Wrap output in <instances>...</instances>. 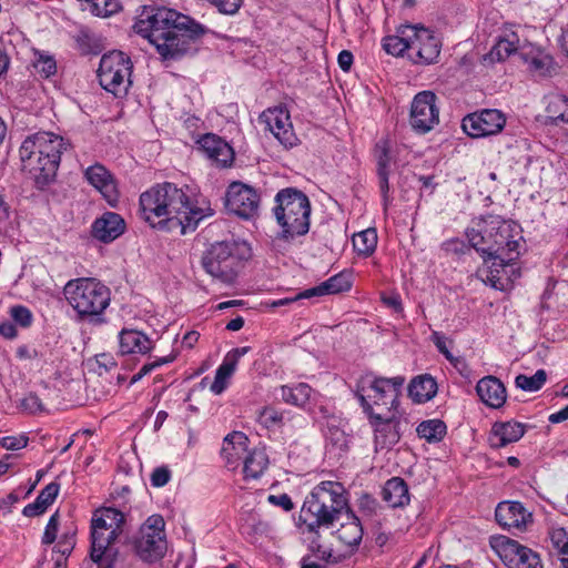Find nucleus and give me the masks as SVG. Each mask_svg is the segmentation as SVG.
I'll list each match as a JSON object with an SVG mask.
<instances>
[{
	"instance_id": "1",
	"label": "nucleus",
	"mask_w": 568,
	"mask_h": 568,
	"mask_svg": "<svg viewBox=\"0 0 568 568\" xmlns=\"http://www.w3.org/2000/svg\"><path fill=\"white\" fill-rule=\"evenodd\" d=\"M141 216L152 227H180L181 233L194 231L200 221L212 216L214 210L209 203L192 200L189 186L164 182L156 184L140 196Z\"/></svg>"
},
{
	"instance_id": "2",
	"label": "nucleus",
	"mask_w": 568,
	"mask_h": 568,
	"mask_svg": "<svg viewBox=\"0 0 568 568\" xmlns=\"http://www.w3.org/2000/svg\"><path fill=\"white\" fill-rule=\"evenodd\" d=\"M133 28L155 45L164 60H175L189 53L193 43L207 32L189 16L155 6L143 7Z\"/></svg>"
},
{
	"instance_id": "3",
	"label": "nucleus",
	"mask_w": 568,
	"mask_h": 568,
	"mask_svg": "<svg viewBox=\"0 0 568 568\" xmlns=\"http://www.w3.org/2000/svg\"><path fill=\"white\" fill-rule=\"evenodd\" d=\"M65 149L63 138L50 132H38L23 140L19 150L22 170L34 180L38 189L54 180Z\"/></svg>"
},
{
	"instance_id": "4",
	"label": "nucleus",
	"mask_w": 568,
	"mask_h": 568,
	"mask_svg": "<svg viewBox=\"0 0 568 568\" xmlns=\"http://www.w3.org/2000/svg\"><path fill=\"white\" fill-rule=\"evenodd\" d=\"M348 508L347 491L339 481L325 480L317 484L304 500L301 518L310 531L331 527Z\"/></svg>"
},
{
	"instance_id": "5",
	"label": "nucleus",
	"mask_w": 568,
	"mask_h": 568,
	"mask_svg": "<svg viewBox=\"0 0 568 568\" xmlns=\"http://www.w3.org/2000/svg\"><path fill=\"white\" fill-rule=\"evenodd\" d=\"M311 202L308 196L295 187H285L275 195L273 213L281 226L280 240L291 241L305 235L311 225Z\"/></svg>"
},
{
	"instance_id": "6",
	"label": "nucleus",
	"mask_w": 568,
	"mask_h": 568,
	"mask_svg": "<svg viewBox=\"0 0 568 568\" xmlns=\"http://www.w3.org/2000/svg\"><path fill=\"white\" fill-rule=\"evenodd\" d=\"M491 230H495L493 246H489V260H493L489 272L486 276L487 282L493 287H501L504 277L500 272H506L507 264L515 262L519 256V241L517 225L504 219L493 217L489 221Z\"/></svg>"
},
{
	"instance_id": "7",
	"label": "nucleus",
	"mask_w": 568,
	"mask_h": 568,
	"mask_svg": "<svg viewBox=\"0 0 568 568\" xmlns=\"http://www.w3.org/2000/svg\"><path fill=\"white\" fill-rule=\"evenodd\" d=\"M63 294L81 318L98 317L110 304V290L95 278L69 281Z\"/></svg>"
},
{
	"instance_id": "8",
	"label": "nucleus",
	"mask_w": 568,
	"mask_h": 568,
	"mask_svg": "<svg viewBox=\"0 0 568 568\" xmlns=\"http://www.w3.org/2000/svg\"><path fill=\"white\" fill-rule=\"evenodd\" d=\"M404 383L405 378L402 376L393 378L364 377L356 385L355 396L368 416L378 414L374 412L373 405L385 407L387 413H392L393 409H396L397 398Z\"/></svg>"
},
{
	"instance_id": "9",
	"label": "nucleus",
	"mask_w": 568,
	"mask_h": 568,
	"mask_svg": "<svg viewBox=\"0 0 568 568\" xmlns=\"http://www.w3.org/2000/svg\"><path fill=\"white\" fill-rule=\"evenodd\" d=\"M241 245L235 241L215 242L203 253L201 265L212 278L232 284L242 265Z\"/></svg>"
},
{
	"instance_id": "10",
	"label": "nucleus",
	"mask_w": 568,
	"mask_h": 568,
	"mask_svg": "<svg viewBox=\"0 0 568 568\" xmlns=\"http://www.w3.org/2000/svg\"><path fill=\"white\" fill-rule=\"evenodd\" d=\"M132 62L122 51H110L102 55L98 70L101 87L115 97L125 95L131 85Z\"/></svg>"
},
{
	"instance_id": "11",
	"label": "nucleus",
	"mask_w": 568,
	"mask_h": 568,
	"mask_svg": "<svg viewBox=\"0 0 568 568\" xmlns=\"http://www.w3.org/2000/svg\"><path fill=\"white\" fill-rule=\"evenodd\" d=\"M164 527V519L160 515L150 516L143 524L140 537L135 541V550L141 559L155 561L164 556L166 550Z\"/></svg>"
},
{
	"instance_id": "12",
	"label": "nucleus",
	"mask_w": 568,
	"mask_h": 568,
	"mask_svg": "<svg viewBox=\"0 0 568 568\" xmlns=\"http://www.w3.org/2000/svg\"><path fill=\"white\" fill-rule=\"evenodd\" d=\"M490 545L508 568H544L540 556L517 540L499 536Z\"/></svg>"
},
{
	"instance_id": "13",
	"label": "nucleus",
	"mask_w": 568,
	"mask_h": 568,
	"mask_svg": "<svg viewBox=\"0 0 568 568\" xmlns=\"http://www.w3.org/2000/svg\"><path fill=\"white\" fill-rule=\"evenodd\" d=\"M437 97L432 91H422L415 95L410 105L409 123L412 129L425 134L439 123Z\"/></svg>"
},
{
	"instance_id": "14",
	"label": "nucleus",
	"mask_w": 568,
	"mask_h": 568,
	"mask_svg": "<svg viewBox=\"0 0 568 568\" xmlns=\"http://www.w3.org/2000/svg\"><path fill=\"white\" fill-rule=\"evenodd\" d=\"M260 194L257 191L242 182H233L226 191L225 205L231 213L248 220L258 214Z\"/></svg>"
},
{
	"instance_id": "15",
	"label": "nucleus",
	"mask_w": 568,
	"mask_h": 568,
	"mask_svg": "<svg viewBox=\"0 0 568 568\" xmlns=\"http://www.w3.org/2000/svg\"><path fill=\"white\" fill-rule=\"evenodd\" d=\"M506 124L504 113L497 109H484L467 114L462 121L464 132L471 138H484L499 133Z\"/></svg>"
},
{
	"instance_id": "16",
	"label": "nucleus",
	"mask_w": 568,
	"mask_h": 568,
	"mask_svg": "<svg viewBox=\"0 0 568 568\" xmlns=\"http://www.w3.org/2000/svg\"><path fill=\"white\" fill-rule=\"evenodd\" d=\"M260 123L265 125L278 142L286 149L297 144V136L293 131L288 111L283 108L267 109L260 118Z\"/></svg>"
},
{
	"instance_id": "17",
	"label": "nucleus",
	"mask_w": 568,
	"mask_h": 568,
	"mask_svg": "<svg viewBox=\"0 0 568 568\" xmlns=\"http://www.w3.org/2000/svg\"><path fill=\"white\" fill-rule=\"evenodd\" d=\"M412 38L409 59L419 64L436 62L442 48L439 39L428 29L417 26Z\"/></svg>"
},
{
	"instance_id": "18",
	"label": "nucleus",
	"mask_w": 568,
	"mask_h": 568,
	"mask_svg": "<svg viewBox=\"0 0 568 568\" xmlns=\"http://www.w3.org/2000/svg\"><path fill=\"white\" fill-rule=\"evenodd\" d=\"M91 559L99 564L102 568H112L116 551L112 548V544L118 538L119 532L108 528H98L91 525Z\"/></svg>"
},
{
	"instance_id": "19",
	"label": "nucleus",
	"mask_w": 568,
	"mask_h": 568,
	"mask_svg": "<svg viewBox=\"0 0 568 568\" xmlns=\"http://www.w3.org/2000/svg\"><path fill=\"white\" fill-rule=\"evenodd\" d=\"M493 217H499V215L488 214L485 216L477 217L473 220V226L467 229L466 236L470 243V245L481 254L485 262L488 261L490 250L489 246H493L495 230L490 229V223Z\"/></svg>"
},
{
	"instance_id": "20",
	"label": "nucleus",
	"mask_w": 568,
	"mask_h": 568,
	"mask_svg": "<svg viewBox=\"0 0 568 568\" xmlns=\"http://www.w3.org/2000/svg\"><path fill=\"white\" fill-rule=\"evenodd\" d=\"M495 518L500 526L521 531L531 521V514L519 501H503L496 507Z\"/></svg>"
},
{
	"instance_id": "21",
	"label": "nucleus",
	"mask_w": 568,
	"mask_h": 568,
	"mask_svg": "<svg viewBox=\"0 0 568 568\" xmlns=\"http://www.w3.org/2000/svg\"><path fill=\"white\" fill-rule=\"evenodd\" d=\"M125 231V222L114 212H105L97 219L91 229L92 236L103 243L118 239Z\"/></svg>"
},
{
	"instance_id": "22",
	"label": "nucleus",
	"mask_w": 568,
	"mask_h": 568,
	"mask_svg": "<svg viewBox=\"0 0 568 568\" xmlns=\"http://www.w3.org/2000/svg\"><path fill=\"white\" fill-rule=\"evenodd\" d=\"M199 149L220 166H227L234 158L233 149L220 136L205 134L199 141Z\"/></svg>"
},
{
	"instance_id": "23",
	"label": "nucleus",
	"mask_w": 568,
	"mask_h": 568,
	"mask_svg": "<svg viewBox=\"0 0 568 568\" xmlns=\"http://www.w3.org/2000/svg\"><path fill=\"white\" fill-rule=\"evenodd\" d=\"M368 418L375 428V440L382 448L390 447L398 443L400 436L397 424L394 422L395 416L393 413H378L377 415L368 416Z\"/></svg>"
},
{
	"instance_id": "24",
	"label": "nucleus",
	"mask_w": 568,
	"mask_h": 568,
	"mask_svg": "<svg viewBox=\"0 0 568 568\" xmlns=\"http://www.w3.org/2000/svg\"><path fill=\"white\" fill-rule=\"evenodd\" d=\"M476 392L481 402L491 408L501 407L507 398L506 387L495 376L483 377L477 383Z\"/></svg>"
},
{
	"instance_id": "25",
	"label": "nucleus",
	"mask_w": 568,
	"mask_h": 568,
	"mask_svg": "<svg viewBox=\"0 0 568 568\" xmlns=\"http://www.w3.org/2000/svg\"><path fill=\"white\" fill-rule=\"evenodd\" d=\"M85 176L89 183L99 190L110 204H113L118 201L115 182L103 165L94 164L88 168L85 171Z\"/></svg>"
},
{
	"instance_id": "26",
	"label": "nucleus",
	"mask_w": 568,
	"mask_h": 568,
	"mask_svg": "<svg viewBox=\"0 0 568 568\" xmlns=\"http://www.w3.org/2000/svg\"><path fill=\"white\" fill-rule=\"evenodd\" d=\"M525 434L524 425L517 422L495 423L493 425L489 444L494 448H501L518 442Z\"/></svg>"
},
{
	"instance_id": "27",
	"label": "nucleus",
	"mask_w": 568,
	"mask_h": 568,
	"mask_svg": "<svg viewBox=\"0 0 568 568\" xmlns=\"http://www.w3.org/2000/svg\"><path fill=\"white\" fill-rule=\"evenodd\" d=\"M247 436L242 432H234L224 438L221 450L226 463L233 468L239 466V460L244 458L247 450Z\"/></svg>"
},
{
	"instance_id": "28",
	"label": "nucleus",
	"mask_w": 568,
	"mask_h": 568,
	"mask_svg": "<svg viewBox=\"0 0 568 568\" xmlns=\"http://www.w3.org/2000/svg\"><path fill=\"white\" fill-rule=\"evenodd\" d=\"M413 36H415V26H402L398 28L397 34L383 39V48L394 57H402L406 51L409 55Z\"/></svg>"
},
{
	"instance_id": "29",
	"label": "nucleus",
	"mask_w": 568,
	"mask_h": 568,
	"mask_svg": "<svg viewBox=\"0 0 568 568\" xmlns=\"http://www.w3.org/2000/svg\"><path fill=\"white\" fill-rule=\"evenodd\" d=\"M345 521L337 529V538L349 547L358 546L363 538V527L358 517L348 507L344 513Z\"/></svg>"
},
{
	"instance_id": "30",
	"label": "nucleus",
	"mask_w": 568,
	"mask_h": 568,
	"mask_svg": "<svg viewBox=\"0 0 568 568\" xmlns=\"http://www.w3.org/2000/svg\"><path fill=\"white\" fill-rule=\"evenodd\" d=\"M382 497L393 508L404 507L410 500L407 484L399 477H393L386 481Z\"/></svg>"
},
{
	"instance_id": "31",
	"label": "nucleus",
	"mask_w": 568,
	"mask_h": 568,
	"mask_svg": "<svg viewBox=\"0 0 568 568\" xmlns=\"http://www.w3.org/2000/svg\"><path fill=\"white\" fill-rule=\"evenodd\" d=\"M121 354H146L152 348L151 339L142 332L135 329H123L120 333Z\"/></svg>"
},
{
	"instance_id": "32",
	"label": "nucleus",
	"mask_w": 568,
	"mask_h": 568,
	"mask_svg": "<svg viewBox=\"0 0 568 568\" xmlns=\"http://www.w3.org/2000/svg\"><path fill=\"white\" fill-rule=\"evenodd\" d=\"M377 175L385 209L389 202L390 155L385 143L376 145Z\"/></svg>"
},
{
	"instance_id": "33",
	"label": "nucleus",
	"mask_w": 568,
	"mask_h": 568,
	"mask_svg": "<svg viewBox=\"0 0 568 568\" xmlns=\"http://www.w3.org/2000/svg\"><path fill=\"white\" fill-rule=\"evenodd\" d=\"M352 286L349 275L345 273L336 274L320 285L307 288L302 292L305 297L323 296L326 294H337L341 292L348 291Z\"/></svg>"
},
{
	"instance_id": "34",
	"label": "nucleus",
	"mask_w": 568,
	"mask_h": 568,
	"mask_svg": "<svg viewBox=\"0 0 568 568\" xmlns=\"http://www.w3.org/2000/svg\"><path fill=\"white\" fill-rule=\"evenodd\" d=\"M545 125H559L568 123V98L554 94L548 98L546 106Z\"/></svg>"
},
{
	"instance_id": "35",
	"label": "nucleus",
	"mask_w": 568,
	"mask_h": 568,
	"mask_svg": "<svg viewBox=\"0 0 568 568\" xmlns=\"http://www.w3.org/2000/svg\"><path fill=\"white\" fill-rule=\"evenodd\" d=\"M60 490V485L55 481L48 484L38 495L36 500L27 505L22 514L27 517L42 515L47 508L54 501Z\"/></svg>"
},
{
	"instance_id": "36",
	"label": "nucleus",
	"mask_w": 568,
	"mask_h": 568,
	"mask_svg": "<svg viewBox=\"0 0 568 568\" xmlns=\"http://www.w3.org/2000/svg\"><path fill=\"white\" fill-rule=\"evenodd\" d=\"M437 393V383L429 375H420L412 379L408 385V394L416 403H425Z\"/></svg>"
},
{
	"instance_id": "37",
	"label": "nucleus",
	"mask_w": 568,
	"mask_h": 568,
	"mask_svg": "<svg viewBox=\"0 0 568 568\" xmlns=\"http://www.w3.org/2000/svg\"><path fill=\"white\" fill-rule=\"evenodd\" d=\"M243 473L246 478H258L268 464L267 455L263 449H253L243 458Z\"/></svg>"
},
{
	"instance_id": "38",
	"label": "nucleus",
	"mask_w": 568,
	"mask_h": 568,
	"mask_svg": "<svg viewBox=\"0 0 568 568\" xmlns=\"http://www.w3.org/2000/svg\"><path fill=\"white\" fill-rule=\"evenodd\" d=\"M547 536L551 547L562 556V568H568V530L557 525H550Z\"/></svg>"
},
{
	"instance_id": "39",
	"label": "nucleus",
	"mask_w": 568,
	"mask_h": 568,
	"mask_svg": "<svg viewBox=\"0 0 568 568\" xmlns=\"http://www.w3.org/2000/svg\"><path fill=\"white\" fill-rule=\"evenodd\" d=\"M32 67L34 72L44 79L57 73L55 58L47 51L33 50Z\"/></svg>"
},
{
	"instance_id": "40",
	"label": "nucleus",
	"mask_w": 568,
	"mask_h": 568,
	"mask_svg": "<svg viewBox=\"0 0 568 568\" xmlns=\"http://www.w3.org/2000/svg\"><path fill=\"white\" fill-rule=\"evenodd\" d=\"M354 250L364 256L371 255L377 245V233L375 229H366L353 235Z\"/></svg>"
},
{
	"instance_id": "41",
	"label": "nucleus",
	"mask_w": 568,
	"mask_h": 568,
	"mask_svg": "<svg viewBox=\"0 0 568 568\" xmlns=\"http://www.w3.org/2000/svg\"><path fill=\"white\" fill-rule=\"evenodd\" d=\"M123 523V513L111 507L104 508L103 510H101L100 516L94 515L92 519V525H95L98 528L104 527L115 532H119Z\"/></svg>"
},
{
	"instance_id": "42",
	"label": "nucleus",
	"mask_w": 568,
	"mask_h": 568,
	"mask_svg": "<svg viewBox=\"0 0 568 568\" xmlns=\"http://www.w3.org/2000/svg\"><path fill=\"white\" fill-rule=\"evenodd\" d=\"M312 394V388L304 383L297 384L294 387H282V398L286 403L296 405V406H305L310 400Z\"/></svg>"
},
{
	"instance_id": "43",
	"label": "nucleus",
	"mask_w": 568,
	"mask_h": 568,
	"mask_svg": "<svg viewBox=\"0 0 568 568\" xmlns=\"http://www.w3.org/2000/svg\"><path fill=\"white\" fill-rule=\"evenodd\" d=\"M417 434L428 442H438L446 434V425L439 419L425 420L418 425Z\"/></svg>"
},
{
	"instance_id": "44",
	"label": "nucleus",
	"mask_w": 568,
	"mask_h": 568,
	"mask_svg": "<svg viewBox=\"0 0 568 568\" xmlns=\"http://www.w3.org/2000/svg\"><path fill=\"white\" fill-rule=\"evenodd\" d=\"M513 39L509 38H500L496 44L491 48L490 52L488 53V58L491 61H504L507 59L510 54L516 52L517 50V39L515 34H511Z\"/></svg>"
},
{
	"instance_id": "45",
	"label": "nucleus",
	"mask_w": 568,
	"mask_h": 568,
	"mask_svg": "<svg viewBox=\"0 0 568 568\" xmlns=\"http://www.w3.org/2000/svg\"><path fill=\"white\" fill-rule=\"evenodd\" d=\"M547 381V374L544 369H538L534 375L527 376L520 374L516 377L515 384L525 392H537Z\"/></svg>"
},
{
	"instance_id": "46",
	"label": "nucleus",
	"mask_w": 568,
	"mask_h": 568,
	"mask_svg": "<svg viewBox=\"0 0 568 568\" xmlns=\"http://www.w3.org/2000/svg\"><path fill=\"white\" fill-rule=\"evenodd\" d=\"M236 366L229 362L226 358L223 359V363L219 366L215 373L214 382L211 385V390L220 395L226 388V382L234 373Z\"/></svg>"
},
{
	"instance_id": "47",
	"label": "nucleus",
	"mask_w": 568,
	"mask_h": 568,
	"mask_svg": "<svg viewBox=\"0 0 568 568\" xmlns=\"http://www.w3.org/2000/svg\"><path fill=\"white\" fill-rule=\"evenodd\" d=\"M91 12L97 17H109L115 13L120 4L116 0H91Z\"/></svg>"
},
{
	"instance_id": "48",
	"label": "nucleus",
	"mask_w": 568,
	"mask_h": 568,
	"mask_svg": "<svg viewBox=\"0 0 568 568\" xmlns=\"http://www.w3.org/2000/svg\"><path fill=\"white\" fill-rule=\"evenodd\" d=\"M530 68L541 75L550 74L554 69V60L550 55L539 53L531 58L529 62Z\"/></svg>"
},
{
	"instance_id": "49",
	"label": "nucleus",
	"mask_w": 568,
	"mask_h": 568,
	"mask_svg": "<svg viewBox=\"0 0 568 568\" xmlns=\"http://www.w3.org/2000/svg\"><path fill=\"white\" fill-rule=\"evenodd\" d=\"M282 414L273 407H264L258 414V422L270 428L282 420Z\"/></svg>"
},
{
	"instance_id": "50",
	"label": "nucleus",
	"mask_w": 568,
	"mask_h": 568,
	"mask_svg": "<svg viewBox=\"0 0 568 568\" xmlns=\"http://www.w3.org/2000/svg\"><path fill=\"white\" fill-rule=\"evenodd\" d=\"M21 406L24 410L37 414L44 412V406L36 393H29L22 400Z\"/></svg>"
},
{
	"instance_id": "51",
	"label": "nucleus",
	"mask_w": 568,
	"mask_h": 568,
	"mask_svg": "<svg viewBox=\"0 0 568 568\" xmlns=\"http://www.w3.org/2000/svg\"><path fill=\"white\" fill-rule=\"evenodd\" d=\"M10 314L13 321L20 324L22 327H28L32 322V314L29 308L24 306H13L10 311Z\"/></svg>"
},
{
	"instance_id": "52",
	"label": "nucleus",
	"mask_w": 568,
	"mask_h": 568,
	"mask_svg": "<svg viewBox=\"0 0 568 568\" xmlns=\"http://www.w3.org/2000/svg\"><path fill=\"white\" fill-rule=\"evenodd\" d=\"M173 359H174V356H164V357H161L160 359H158L155 362H152V363L143 365L141 367V369L139 371V373H136L135 375L132 376L131 384L136 383L143 376H145L149 373H151L154 368H156V367H159V366H161L163 364L171 363Z\"/></svg>"
},
{
	"instance_id": "53",
	"label": "nucleus",
	"mask_w": 568,
	"mask_h": 568,
	"mask_svg": "<svg viewBox=\"0 0 568 568\" xmlns=\"http://www.w3.org/2000/svg\"><path fill=\"white\" fill-rule=\"evenodd\" d=\"M214 4L221 13L234 14L239 11L243 0H207Z\"/></svg>"
},
{
	"instance_id": "54",
	"label": "nucleus",
	"mask_w": 568,
	"mask_h": 568,
	"mask_svg": "<svg viewBox=\"0 0 568 568\" xmlns=\"http://www.w3.org/2000/svg\"><path fill=\"white\" fill-rule=\"evenodd\" d=\"M28 437L24 435L6 436L0 439V445L8 450H18L28 445Z\"/></svg>"
},
{
	"instance_id": "55",
	"label": "nucleus",
	"mask_w": 568,
	"mask_h": 568,
	"mask_svg": "<svg viewBox=\"0 0 568 568\" xmlns=\"http://www.w3.org/2000/svg\"><path fill=\"white\" fill-rule=\"evenodd\" d=\"M58 527H59V515H58V513H55L50 517V519L45 526L44 534L42 537L43 544L50 545V544L54 542V540L57 538Z\"/></svg>"
},
{
	"instance_id": "56",
	"label": "nucleus",
	"mask_w": 568,
	"mask_h": 568,
	"mask_svg": "<svg viewBox=\"0 0 568 568\" xmlns=\"http://www.w3.org/2000/svg\"><path fill=\"white\" fill-rule=\"evenodd\" d=\"M170 478L171 471L168 467H158L151 475V484L154 487H163L169 483Z\"/></svg>"
},
{
	"instance_id": "57",
	"label": "nucleus",
	"mask_w": 568,
	"mask_h": 568,
	"mask_svg": "<svg viewBox=\"0 0 568 568\" xmlns=\"http://www.w3.org/2000/svg\"><path fill=\"white\" fill-rule=\"evenodd\" d=\"M358 507L366 515L372 516L377 511L378 501L369 494H363L358 499Z\"/></svg>"
},
{
	"instance_id": "58",
	"label": "nucleus",
	"mask_w": 568,
	"mask_h": 568,
	"mask_svg": "<svg viewBox=\"0 0 568 568\" xmlns=\"http://www.w3.org/2000/svg\"><path fill=\"white\" fill-rule=\"evenodd\" d=\"M74 535L65 534L62 536V538L59 540L58 545L55 546L58 552L62 557H67L71 554L73 547H74Z\"/></svg>"
},
{
	"instance_id": "59",
	"label": "nucleus",
	"mask_w": 568,
	"mask_h": 568,
	"mask_svg": "<svg viewBox=\"0 0 568 568\" xmlns=\"http://www.w3.org/2000/svg\"><path fill=\"white\" fill-rule=\"evenodd\" d=\"M500 275L504 277L503 286L495 288L504 291L514 280L519 277L520 274L518 268L515 267V262H509V264H507L506 272H500Z\"/></svg>"
},
{
	"instance_id": "60",
	"label": "nucleus",
	"mask_w": 568,
	"mask_h": 568,
	"mask_svg": "<svg viewBox=\"0 0 568 568\" xmlns=\"http://www.w3.org/2000/svg\"><path fill=\"white\" fill-rule=\"evenodd\" d=\"M268 501L275 506L282 507L286 511L292 510L294 507L293 501L287 494H282L278 496L270 495Z\"/></svg>"
},
{
	"instance_id": "61",
	"label": "nucleus",
	"mask_w": 568,
	"mask_h": 568,
	"mask_svg": "<svg viewBox=\"0 0 568 568\" xmlns=\"http://www.w3.org/2000/svg\"><path fill=\"white\" fill-rule=\"evenodd\" d=\"M337 62H338V65L339 68L343 70V71H348L353 64V54L351 51L348 50H343L339 52L338 54V58H337Z\"/></svg>"
},
{
	"instance_id": "62",
	"label": "nucleus",
	"mask_w": 568,
	"mask_h": 568,
	"mask_svg": "<svg viewBox=\"0 0 568 568\" xmlns=\"http://www.w3.org/2000/svg\"><path fill=\"white\" fill-rule=\"evenodd\" d=\"M433 339L435 345L437 346L438 351L445 355L447 359H449L452 363L454 362V358L452 354L449 353L448 348L446 347V339L445 337L440 336L438 333L433 334Z\"/></svg>"
},
{
	"instance_id": "63",
	"label": "nucleus",
	"mask_w": 568,
	"mask_h": 568,
	"mask_svg": "<svg viewBox=\"0 0 568 568\" xmlns=\"http://www.w3.org/2000/svg\"><path fill=\"white\" fill-rule=\"evenodd\" d=\"M248 351H250L248 346L237 347V348H234L231 352H229L224 358H226L229 362H231L232 364H234L236 366L239 359L242 356H244L245 354H247Z\"/></svg>"
},
{
	"instance_id": "64",
	"label": "nucleus",
	"mask_w": 568,
	"mask_h": 568,
	"mask_svg": "<svg viewBox=\"0 0 568 568\" xmlns=\"http://www.w3.org/2000/svg\"><path fill=\"white\" fill-rule=\"evenodd\" d=\"M17 356L20 359H34L39 357V352L36 348L22 345L17 348Z\"/></svg>"
}]
</instances>
